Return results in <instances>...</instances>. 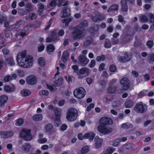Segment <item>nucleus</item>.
<instances>
[{
	"label": "nucleus",
	"instance_id": "f257e3e1",
	"mask_svg": "<svg viewBox=\"0 0 154 154\" xmlns=\"http://www.w3.org/2000/svg\"><path fill=\"white\" fill-rule=\"evenodd\" d=\"M26 51L25 50L19 53L17 57L18 65L24 68L31 67L33 64V59L32 56L26 57Z\"/></svg>",
	"mask_w": 154,
	"mask_h": 154
},
{
	"label": "nucleus",
	"instance_id": "f03ea898",
	"mask_svg": "<svg viewBox=\"0 0 154 154\" xmlns=\"http://www.w3.org/2000/svg\"><path fill=\"white\" fill-rule=\"evenodd\" d=\"M88 26L86 20L82 21L78 26L75 28L72 32V38L74 40H80L83 38L85 35L86 31L84 27H87Z\"/></svg>",
	"mask_w": 154,
	"mask_h": 154
},
{
	"label": "nucleus",
	"instance_id": "7ed1b4c3",
	"mask_svg": "<svg viewBox=\"0 0 154 154\" xmlns=\"http://www.w3.org/2000/svg\"><path fill=\"white\" fill-rule=\"evenodd\" d=\"M77 115L76 109L74 108H71L69 109L67 111L66 119L69 121L73 122L76 119Z\"/></svg>",
	"mask_w": 154,
	"mask_h": 154
},
{
	"label": "nucleus",
	"instance_id": "20e7f679",
	"mask_svg": "<svg viewBox=\"0 0 154 154\" xmlns=\"http://www.w3.org/2000/svg\"><path fill=\"white\" fill-rule=\"evenodd\" d=\"M133 109L136 113L142 114L146 111L147 107L145 104L140 102L136 104Z\"/></svg>",
	"mask_w": 154,
	"mask_h": 154
},
{
	"label": "nucleus",
	"instance_id": "39448f33",
	"mask_svg": "<svg viewBox=\"0 0 154 154\" xmlns=\"http://www.w3.org/2000/svg\"><path fill=\"white\" fill-rule=\"evenodd\" d=\"M86 94L85 89L82 87L75 90L74 91V96L77 98L81 99Z\"/></svg>",
	"mask_w": 154,
	"mask_h": 154
},
{
	"label": "nucleus",
	"instance_id": "423d86ee",
	"mask_svg": "<svg viewBox=\"0 0 154 154\" xmlns=\"http://www.w3.org/2000/svg\"><path fill=\"white\" fill-rule=\"evenodd\" d=\"M31 131L26 129H24L22 130L20 136L22 137L26 141L31 140L32 139V136L30 134Z\"/></svg>",
	"mask_w": 154,
	"mask_h": 154
},
{
	"label": "nucleus",
	"instance_id": "0eeeda50",
	"mask_svg": "<svg viewBox=\"0 0 154 154\" xmlns=\"http://www.w3.org/2000/svg\"><path fill=\"white\" fill-rule=\"evenodd\" d=\"M97 130L99 132L103 134H108L112 131V129L111 128L102 125L98 126Z\"/></svg>",
	"mask_w": 154,
	"mask_h": 154
},
{
	"label": "nucleus",
	"instance_id": "6e6552de",
	"mask_svg": "<svg viewBox=\"0 0 154 154\" xmlns=\"http://www.w3.org/2000/svg\"><path fill=\"white\" fill-rule=\"evenodd\" d=\"M95 137V134L94 133L92 132H90L85 134L83 136L82 134H79L78 135V137L80 140H82L83 138L87 139L89 138L90 141H92L94 139Z\"/></svg>",
	"mask_w": 154,
	"mask_h": 154
},
{
	"label": "nucleus",
	"instance_id": "1a4fd4ad",
	"mask_svg": "<svg viewBox=\"0 0 154 154\" xmlns=\"http://www.w3.org/2000/svg\"><path fill=\"white\" fill-rule=\"evenodd\" d=\"M120 82L123 89L127 90L130 86V82L128 79L126 78H123L120 80Z\"/></svg>",
	"mask_w": 154,
	"mask_h": 154
},
{
	"label": "nucleus",
	"instance_id": "9d476101",
	"mask_svg": "<svg viewBox=\"0 0 154 154\" xmlns=\"http://www.w3.org/2000/svg\"><path fill=\"white\" fill-rule=\"evenodd\" d=\"M61 17L62 18L67 17L70 16L71 11L69 8L67 7H63L61 11Z\"/></svg>",
	"mask_w": 154,
	"mask_h": 154
},
{
	"label": "nucleus",
	"instance_id": "9b49d317",
	"mask_svg": "<svg viewBox=\"0 0 154 154\" xmlns=\"http://www.w3.org/2000/svg\"><path fill=\"white\" fill-rule=\"evenodd\" d=\"M122 54L123 56H119L118 57L117 59L119 62L120 63H125L130 60V59L127 53L124 52Z\"/></svg>",
	"mask_w": 154,
	"mask_h": 154
},
{
	"label": "nucleus",
	"instance_id": "f8f14e48",
	"mask_svg": "<svg viewBox=\"0 0 154 154\" xmlns=\"http://www.w3.org/2000/svg\"><path fill=\"white\" fill-rule=\"evenodd\" d=\"M100 125L106 126L109 124L111 125L112 124V120L110 118L107 117H103L101 118L100 120Z\"/></svg>",
	"mask_w": 154,
	"mask_h": 154
},
{
	"label": "nucleus",
	"instance_id": "ddd939ff",
	"mask_svg": "<svg viewBox=\"0 0 154 154\" xmlns=\"http://www.w3.org/2000/svg\"><path fill=\"white\" fill-rule=\"evenodd\" d=\"M26 83L30 85L35 84L37 82V78L34 75H30L28 76L26 79Z\"/></svg>",
	"mask_w": 154,
	"mask_h": 154
},
{
	"label": "nucleus",
	"instance_id": "4468645a",
	"mask_svg": "<svg viewBox=\"0 0 154 154\" xmlns=\"http://www.w3.org/2000/svg\"><path fill=\"white\" fill-rule=\"evenodd\" d=\"M119 8V5H112L110 6L107 11L110 14L114 15L116 12L117 13Z\"/></svg>",
	"mask_w": 154,
	"mask_h": 154
},
{
	"label": "nucleus",
	"instance_id": "2eb2a0df",
	"mask_svg": "<svg viewBox=\"0 0 154 154\" xmlns=\"http://www.w3.org/2000/svg\"><path fill=\"white\" fill-rule=\"evenodd\" d=\"M91 17L93 21L97 22L104 20L105 18V16L104 14H102L100 13H99L97 16H91Z\"/></svg>",
	"mask_w": 154,
	"mask_h": 154
},
{
	"label": "nucleus",
	"instance_id": "dca6fc26",
	"mask_svg": "<svg viewBox=\"0 0 154 154\" xmlns=\"http://www.w3.org/2000/svg\"><path fill=\"white\" fill-rule=\"evenodd\" d=\"M79 60L80 61L79 63L83 66H85L89 62V60L85 55H80L79 57Z\"/></svg>",
	"mask_w": 154,
	"mask_h": 154
},
{
	"label": "nucleus",
	"instance_id": "f3484780",
	"mask_svg": "<svg viewBox=\"0 0 154 154\" xmlns=\"http://www.w3.org/2000/svg\"><path fill=\"white\" fill-rule=\"evenodd\" d=\"M120 3L121 6V11L124 12H127L128 10V6L127 3H126L125 1L123 0H121Z\"/></svg>",
	"mask_w": 154,
	"mask_h": 154
},
{
	"label": "nucleus",
	"instance_id": "a211bd4d",
	"mask_svg": "<svg viewBox=\"0 0 154 154\" xmlns=\"http://www.w3.org/2000/svg\"><path fill=\"white\" fill-rule=\"evenodd\" d=\"M8 100V97L5 95H3L0 97V106L4 107Z\"/></svg>",
	"mask_w": 154,
	"mask_h": 154
},
{
	"label": "nucleus",
	"instance_id": "6ab92c4d",
	"mask_svg": "<svg viewBox=\"0 0 154 154\" xmlns=\"http://www.w3.org/2000/svg\"><path fill=\"white\" fill-rule=\"evenodd\" d=\"M4 90L5 91L8 93H11L14 92L15 90V86L13 85L11 87L8 85H6L4 86Z\"/></svg>",
	"mask_w": 154,
	"mask_h": 154
},
{
	"label": "nucleus",
	"instance_id": "aec40b11",
	"mask_svg": "<svg viewBox=\"0 0 154 154\" xmlns=\"http://www.w3.org/2000/svg\"><path fill=\"white\" fill-rule=\"evenodd\" d=\"M31 148L30 144L28 143H26L22 146L21 149L26 152H28Z\"/></svg>",
	"mask_w": 154,
	"mask_h": 154
},
{
	"label": "nucleus",
	"instance_id": "412c9836",
	"mask_svg": "<svg viewBox=\"0 0 154 154\" xmlns=\"http://www.w3.org/2000/svg\"><path fill=\"white\" fill-rule=\"evenodd\" d=\"M53 111L55 114V116H53L54 117H60L61 110L60 108L54 107Z\"/></svg>",
	"mask_w": 154,
	"mask_h": 154
},
{
	"label": "nucleus",
	"instance_id": "4be33fe9",
	"mask_svg": "<svg viewBox=\"0 0 154 154\" xmlns=\"http://www.w3.org/2000/svg\"><path fill=\"white\" fill-rule=\"evenodd\" d=\"M51 119L54 120V125L56 127L59 126L61 124L60 117H51Z\"/></svg>",
	"mask_w": 154,
	"mask_h": 154
},
{
	"label": "nucleus",
	"instance_id": "5701e85b",
	"mask_svg": "<svg viewBox=\"0 0 154 154\" xmlns=\"http://www.w3.org/2000/svg\"><path fill=\"white\" fill-rule=\"evenodd\" d=\"M25 22L23 20H20L17 23L10 26L12 29H17L19 28L21 25L24 24Z\"/></svg>",
	"mask_w": 154,
	"mask_h": 154
},
{
	"label": "nucleus",
	"instance_id": "b1692460",
	"mask_svg": "<svg viewBox=\"0 0 154 154\" xmlns=\"http://www.w3.org/2000/svg\"><path fill=\"white\" fill-rule=\"evenodd\" d=\"M134 147V145L131 143L125 144L122 146L123 149H127L129 150H132Z\"/></svg>",
	"mask_w": 154,
	"mask_h": 154
},
{
	"label": "nucleus",
	"instance_id": "393cba45",
	"mask_svg": "<svg viewBox=\"0 0 154 154\" xmlns=\"http://www.w3.org/2000/svg\"><path fill=\"white\" fill-rule=\"evenodd\" d=\"M26 11L28 13L33 11V7L32 4L30 3H27L25 6Z\"/></svg>",
	"mask_w": 154,
	"mask_h": 154
},
{
	"label": "nucleus",
	"instance_id": "a878e982",
	"mask_svg": "<svg viewBox=\"0 0 154 154\" xmlns=\"http://www.w3.org/2000/svg\"><path fill=\"white\" fill-rule=\"evenodd\" d=\"M90 72L89 69L87 68H83L81 69L79 71V73L81 74H84L86 73L87 75H88Z\"/></svg>",
	"mask_w": 154,
	"mask_h": 154
},
{
	"label": "nucleus",
	"instance_id": "bb28decb",
	"mask_svg": "<svg viewBox=\"0 0 154 154\" xmlns=\"http://www.w3.org/2000/svg\"><path fill=\"white\" fill-rule=\"evenodd\" d=\"M69 55L67 51H65L63 53L61 60L63 63L66 62L67 60Z\"/></svg>",
	"mask_w": 154,
	"mask_h": 154
},
{
	"label": "nucleus",
	"instance_id": "cd10ccee",
	"mask_svg": "<svg viewBox=\"0 0 154 154\" xmlns=\"http://www.w3.org/2000/svg\"><path fill=\"white\" fill-rule=\"evenodd\" d=\"M46 50L48 53L51 54V53L53 52L55 50V47L52 45L49 44L47 46Z\"/></svg>",
	"mask_w": 154,
	"mask_h": 154
},
{
	"label": "nucleus",
	"instance_id": "c85d7f7f",
	"mask_svg": "<svg viewBox=\"0 0 154 154\" xmlns=\"http://www.w3.org/2000/svg\"><path fill=\"white\" fill-rule=\"evenodd\" d=\"M43 116L41 114L35 115L32 117L33 120L36 121H40L42 120Z\"/></svg>",
	"mask_w": 154,
	"mask_h": 154
},
{
	"label": "nucleus",
	"instance_id": "c756f323",
	"mask_svg": "<svg viewBox=\"0 0 154 154\" xmlns=\"http://www.w3.org/2000/svg\"><path fill=\"white\" fill-rule=\"evenodd\" d=\"M6 64H8L10 66L14 65L15 64L14 60L12 57L6 59Z\"/></svg>",
	"mask_w": 154,
	"mask_h": 154
},
{
	"label": "nucleus",
	"instance_id": "7c9ffc66",
	"mask_svg": "<svg viewBox=\"0 0 154 154\" xmlns=\"http://www.w3.org/2000/svg\"><path fill=\"white\" fill-rule=\"evenodd\" d=\"M134 104V102L131 100L126 101L125 103V107L127 108H130L132 107Z\"/></svg>",
	"mask_w": 154,
	"mask_h": 154
},
{
	"label": "nucleus",
	"instance_id": "2f4dec72",
	"mask_svg": "<svg viewBox=\"0 0 154 154\" xmlns=\"http://www.w3.org/2000/svg\"><path fill=\"white\" fill-rule=\"evenodd\" d=\"M57 32L56 30H54L51 32L50 37L52 38L53 40H57Z\"/></svg>",
	"mask_w": 154,
	"mask_h": 154
},
{
	"label": "nucleus",
	"instance_id": "473e14b6",
	"mask_svg": "<svg viewBox=\"0 0 154 154\" xmlns=\"http://www.w3.org/2000/svg\"><path fill=\"white\" fill-rule=\"evenodd\" d=\"M102 140L101 138H99L96 142L95 144L96 148L97 149H99L102 146Z\"/></svg>",
	"mask_w": 154,
	"mask_h": 154
},
{
	"label": "nucleus",
	"instance_id": "72a5a7b5",
	"mask_svg": "<svg viewBox=\"0 0 154 154\" xmlns=\"http://www.w3.org/2000/svg\"><path fill=\"white\" fill-rule=\"evenodd\" d=\"M73 20L72 17H70L68 18L62 20V22L65 23V26H68L69 25V23L72 21Z\"/></svg>",
	"mask_w": 154,
	"mask_h": 154
},
{
	"label": "nucleus",
	"instance_id": "f704fd0d",
	"mask_svg": "<svg viewBox=\"0 0 154 154\" xmlns=\"http://www.w3.org/2000/svg\"><path fill=\"white\" fill-rule=\"evenodd\" d=\"M104 47L107 48H109L111 46L110 40L108 39H105L104 44Z\"/></svg>",
	"mask_w": 154,
	"mask_h": 154
},
{
	"label": "nucleus",
	"instance_id": "c9c22d12",
	"mask_svg": "<svg viewBox=\"0 0 154 154\" xmlns=\"http://www.w3.org/2000/svg\"><path fill=\"white\" fill-rule=\"evenodd\" d=\"M114 151V148L109 147L103 152V154H111Z\"/></svg>",
	"mask_w": 154,
	"mask_h": 154
},
{
	"label": "nucleus",
	"instance_id": "e433bc0d",
	"mask_svg": "<svg viewBox=\"0 0 154 154\" xmlns=\"http://www.w3.org/2000/svg\"><path fill=\"white\" fill-rule=\"evenodd\" d=\"M63 79L62 78L58 79L55 82V85L57 86H60L63 84Z\"/></svg>",
	"mask_w": 154,
	"mask_h": 154
},
{
	"label": "nucleus",
	"instance_id": "4c0bfd02",
	"mask_svg": "<svg viewBox=\"0 0 154 154\" xmlns=\"http://www.w3.org/2000/svg\"><path fill=\"white\" fill-rule=\"evenodd\" d=\"M118 20L119 22L121 23L122 25H124L125 23V21L124 20V18L121 15H119L118 17Z\"/></svg>",
	"mask_w": 154,
	"mask_h": 154
},
{
	"label": "nucleus",
	"instance_id": "58836bf2",
	"mask_svg": "<svg viewBox=\"0 0 154 154\" xmlns=\"http://www.w3.org/2000/svg\"><path fill=\"white\" fill-rule=\"evenodd\" d=\"M116 90V87L115 86H109L107 92L109 93L112 94Z\"/></svg>",
	"mask_w": 154,
	"mask_h": 154
},
{
	"label": "nucleus",
	"instance_id": "ea45409f",
	"mask_svg": "<svg viewBox=\"0 0 154 154\" xmlns=\"http://www.w3.org/2000/svg\"><path fill=\"white\" fill-rule=\"evenodd\" d=\"M20 93L22 96L25 97L29 95L30 94V91L28 90H22Z\"/></svg>",
	"mask_w": 154,
	"mask_h": 154
},
{
	"label": "nucleus",
	"instance_id": "a19ab883",
	"mask_svg": "<svg viewBox=\"0 0 154 154\" xmlns=\"http://www.w3.org/2000/svg\"><path fill=\"white\" fill-rule=\"evenodd\" d=\"M53 127L51 124H49L46 125L45 127V129L46 131L48 132L51 131L53 129Z\"/></svg>",
	"mask_w": 154,
	"mask_h": 154
},
{
	"label": "nucleus",
	"instance_id": "79ce46f5",
	"mask_svg": "<svg viewBox=\"0 0 154 154\" xmlns=\"http://www.w3.org/2000/svg\"><path fill=\"white\" fill-rule=\"evenodd\" d=\"M148 59L151 63H154V54H149L148 55Z\"/></svg>",
	"mask_w": 154,
	"mask_h": 154
},
{
	"label": "nucleus",
	"instance_id": "37998d69",
	"mask_svg": "<svg viewBox=\"0 0 154 154\" xmlns=\"http://www.w3.org/2000/svg\"><path fill=\"white\" fill-rule=\"evenodd\" d=\"M38 63L41 66H43L45 64V60L43 57H40L38 60Z\"/></svg>",
	"mask_w": 154,
	"mask_h": 154
},
{
	"label": "nucleus",
	"instance_id": "c03bdc74",
	"mask_svg": "<svg viewBox=\"0 0 154 154\" xmlns=\"http://www.w3.org/2000/svg\"><path fill=\"white\" fill-rule=\"evenodd\" d=\"M23 119L21 118H20L17 120L15 125L16 126H20L23 125Z\"/></svg>",
	"mask_w": 154,
	"mask_h": 154
},
{
	"label": "nucleus",
	"instance_id": "a18cd8bd",
	"mask_svg": "<svg viewBox=\"0 0 154 154\" xmlns=\"http://www.w3.org/2000/svg\"><path fill=\"white\" fill-rule=\"evenodd\" d=\"M139 20L141 22L145 23L147 21L148 18L146 16L143 15L140 17Z\"/></svg>",
	"mask_w": 154,
	"mask_h": 154
},
{
	"label": "nucleus",
	"instance_id": "49530a36",
	"mask_svg": "<svg viewBox=\"0 0 154 154\" xmlns=\"http://www.w3.org/2000/svg\"><path fill=\"white\" fill-rule=\"evenodd\" d=\"M112 106L113 107H118L120 106L121 104L119 101H113L112 102Z\"/></svg>",
	"mask_w": 154,
	"mask_h": 154
},
{
	"label": "nucleus",
	"instance_id": "de8ad7c7",
	"mask_svg": "<svg viewBox=\"0 0 154 154\" xmlns=\"http://www.w3.org/2000/svg\"><path fill=\"white\" fill-rule=\"evenodd\" d=\"M120 142L121 138H119L113 142L112 145L114 146H117L119 145V144Z\"/></svg>",
	"mask_w": 154,
	"mask_h": 154
},
{
	"label": "nucleus",
	"instance_id": "09e8293b",
	"mask_svg": "<svg viewBox=\"0 0 154 154\" xmlns=\"http://www.w3.org/2000/svg\"><path fill=\"white\" fill-rule=\"evenodd\" d=\"M38 7L39 9V12L42 13L44 9V6L43 4L40 3L38 5Z\"/></svg>",
	"mask_w": 154,
	"mask_h": 154
},
{
	"label": "nucleus",
	"instance_id": "8fccbe9b",
	"mask_svg": "<svg viewBox=\"0 0 154 154\" xmlns=\"http://www.w3.org/2000/svg\"><path fill=\"white\" fill-rule=\"evenodd\" d=\"M37 17L36 14L34 13L30 14L29 16V18L31 20H35Z\"/></svg>",
	"mask_w": 154,
	"mask_h": 154
},
{
	"label": "nucleus",
	"instance_id": "3c124183",
	"mask_svg": "<svg viewBox=\"0 0 154 154\" xmlns=\"http://www.w3.org/2000/svg\"><path fill=\"white\" fill-rule=\"evenodd\" d=\"M89 150L88 147V146H85L81 149V153L84 154L87 153Z\"/></svg>",
	"mask_w": 154,
	"mask_h": 154
},
{
	"label": "nucleus",
	"instance_id": "603ef678",
	"mask_svg": "<svg viewBox=\"0 0 154 154\" xmlns=\"http://www.w3.org/2000/svg\"><path fill=\"white\" fill-rule=\"evenodd\" d=\"M0 134L2 138H6L9 137L7 132H1L0 133Z\"/></svg>",
	"mask_w": 154,
	"mask_h": 154
},
{
	"label": "nucleus",
	"instance_id": "864d4df0",
	"mask_svg": "<svg viewBox=\"0 0 154 154\" xmlns=\"http://www.w3.org/2000/svg\"><path fill=\"white\" fill-rule=\"evenodd\" d=\"M53 20V19H50L49 22L48 23L47 26L45 28L44 30L45 31H47L49 29V27L51 26Z\"/></svg>",
	"mask_w": 154,
	"mask_h": 154
},
{
	"label": "nucleus",
	"instance_id": "5fc2aeb1",
	"mask_svg": "<svg viewBox=\"0 0 154 154\" xmlns=\"http://www.w3.org/2000/svg\"><path fill=\"white\" fill-rule=\"evenodd\" d=\"M47 86L48 88L51 91H55L57 90V89L55 87H54L51 85H49L48 84L47 85Z\"/></svg>",
	"mask_w": 154,
	"mask_h": 154
},
{
	"label": "nucleus",
	"instance_id": "6e6d98bb",
	"mask_svg": "<svg viewBox=\"0 0 154 154\" xmlns=\"http://www.w3.org/2000/svg\"><path fill=\"white\" fill-rule=\"evenodd\" d=\"M26 11L23 9H20L18 11V13L19 15L21 16H23L27 14Z\"/></svg>",
	"mask_w": 154,
	"mask_h": 154
},
{
	"label": "nucleus",
	"instance_id": "4d7b16f0",
	"mask_svg": "<svg viewBox=\"0 0 154 154\" xmlns=\"http://www.w3.org/2000/svg\"><path fill=\"white\" fill-rule=\"evenodd\" d=\"M39 94L40 95H44L45 96H48L49 94V92L47 90H43L40 91L39 92Z\"/></svg>",
	"mask_w": 154,
	"mask_h": 154
},
{
	"label": "nucleus",
	"instance_id": "13d9d810",
	"mask_svg": "<svg viewBox=\"0 0 154 154\" xmlns=\"http://www.w3.org/2000/svg\"><path fill=\"white\" fill-rule=\"evenodd\" d=\"M7 18L6 16H0V23L2 24L4 22H5L7 20Z\"/></svg>",
	"mask_w": 154,
	"mask_h": 154
},
{
	"label": "nucleus",
	"instance_id": "bf43d9fd",
	"mask_svg": "<svg viewBox=\"0 0 154 154\" xmlns=\"http://www.w3.org/2000/svg\"><path fill=\"white\" fill-rule=\"evenodd\" d=\"M45 48V46L43 44H41L38 45V51L41 52Z\"/></svg>",
	"mask_w": 154,
	"mask_h": 154
},
{
	"label": "nucleus",
	"instance_id": "052dcab7",
	"mask_svg": "<svg viewBox=\"0 0 154 154\" xmlns=\"http://www.w3.org/2000/svg\"><path fill=\"white\" fill-rule=\"evenodd\" d=\"M147 93V91L145 90H143L140 91L138 94V96L139 97H141L144 96Z\"/></svg>",
	"mask_w": 154,
	"mask_h": 154
},
{
	"label": "nucleus",
	"instance_id": "680f3d73",
	"mask_svg": "<svg viewBox=\"0 0 154 154\" xmlns=\"http://www.w3.org/2000/svg\"><path fill=\"white\" fill-rule=\"evenodd\" d=\"M116 69V67L113 64L112 65L109 67V70L112 72H114Z\"/></svg>",
	"mask_w": 154,
	"mask_h": 154
},
{
	"label": "nucleus",
	"instance_id": "e2e57ef3",
	"mask_svg": "<svg viewBox=\"0 0 154 154\" xmlns=\"http://www.w3.org/2000/svg\"><path fill=\"white\" fill-rule=\"evenodd\" d=\"M92 41V40L91 38L88 40H86L84 43V46L85 47H86L90 45Z\"/></svg>",
	"mask_w": 154,
	"mask_h": 154
},
{
	"label": "nucleus",
	"instance_id": "0e129e2a",
	"mask_svg": "<svg viewBox=\"0 0 154 154\" xmlns=\"http://www.w3.org/2000/svg\"><path fill=\"white\" fill-rule=\"evenodd\" d=\"M57 1L55 0H53L50 3L49 5H47V6L48 7L50 6H55L57 3V2H56Z\"/></svg>",
	"mask_w": 154,
	"mask_h": 154
},
{
	"label": "nucleus",
	"instance_id": "69168bd1",
	"mask_svg": "<svg viewBox=\"0 0 154 154\" xmlns=\"http://www.w3.org/2000/svg\"><path fill=\"white\" fill-rule=\"evenodd\" d=\"M149 21L150 23H152L154 22V16L152 14H150L149 15Z\"/></svg>",
	"mask_w": 154,
	"mask_h": 154
},
{
	"label": "nucleus",
	"instance_id": "338daca9",
	"mask_svg": "<svg viewBox=\"0 0 154 154\" xmlns=\"http://www.w3.org/2000/svg\"><path fill=\"white\" fill-rule=\"evenodd\" d=\"M12 80L11 76L10 75H7L5 76L4 79V81L6 82H8Z\"/></svg>",
	"mask_w": 154,
	"mask_h": 154
},
{
	"label": "nucleus",
	"instance_id": "774afa93",
	"mask_svg": "<svg viewBox=\"0 0 154 154\" xmlns=\"http://www.w3.org/2000/svg\"><path fill=\"white\" fill-rule=\"evenodd\" d=\"M94 106V104L93 103L90 104L87 108L86 110L89 112L90 111L91 109L93 108Z\"/></svg>",
	"mask_w": 154,
	"mask_h": 154
}]
</instances>
